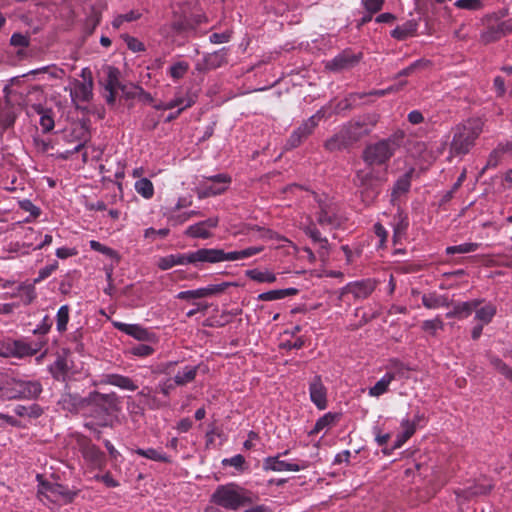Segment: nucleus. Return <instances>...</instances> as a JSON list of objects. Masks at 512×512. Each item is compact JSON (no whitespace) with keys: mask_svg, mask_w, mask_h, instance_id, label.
Instances as JSON below:
<instances>
[{"mask_svg":"<svg viewBox=\"0 0 512 512\" xmlns=\"http://www.w3.org/2000/svg\"><path fill=\"white\" fill-rule=\"evenodd\" d=\"M314 200L317 204V211L315 212L316 222L310 221L304 227V232L314 242L320 244L321 248H327L328 241L321 236L320 231L317 229L316 224L320 225L323 229L333 230L341 225V216L339 214L338 204L326 194H316L312 192Z\"/></svg>","mask_w":512,"mask_h":512,"instance_id":"obj_1","label":"nucleus"},{"mask_svg":"<svg viewBox=\"0 0 512 512\" xmlns=\"http://www.w3.org/2000/svg\"><path fill=\"white\" fill-rule=\"evenodd\" d=\"M74 405L79 404L85 408L86 413L94 418L98 425L109 426L112 416L119 411L120 401L116 393H100L97 391L89 393L85 399L73 398Z\"/></svg>","mask_w":512,"mask_h":512,"instance_id":"obj_2","label":"nucleus"},{"mask_svg":"<svg viewBox=\"0 0 512 512\" xmlns=\"http://www.w3.org/2000/svg\"><path fill=\"white\" fill-rule=\"evenodd\" d=\"M405 133L398 130L388 138L368 145L363 151V160L369 166L383 165L395 154L404 141Z\"/></svg>","mask_w":512,"mask_h":512,"instance_id":"obj_3","label":"nucleus"},{"mask_svg":"<svg viewBox=\"0 0 512 512\" xmlns=\"http://www.w3.org/2000/svg\"><path fill=\"white\" fill-rule=\"evenodd\" d=\"M481 132L482 122L479 119H471L456 126L449 148L450 158L466 155Z\"/></svg>","mask_w":512,"mask_h":512,"instance_id":"obj_4","label":"nucleus"},{"mask_svg":"<svg viewBox=\"0 0 512 512\" xmlns=\"http://www.w3.org/2000/svg\"><path fill=\"white\" fill-rule=\"evenodd\" d=\"M211 501L225 509L237 510L251 504L252 498L245 489L231 483L218 486L211 496Z\"/></svg>","mask_w":512,"mask_h":512,"instance_id":"obj_5","label":"nucleus"},{"mask_svg":"<svg viewBox=\"0 0 512 512\" xmlns=\"http://www.w3.org/2000/svg\"><path fill=\"white\" fill-rule=\"evenodd\" d=\"M384 178L372 168L358 170L354 177V184L358 188L362 201L370 205L379 195V186Z\"/></svg>","mask_w":512,"mask_h":512,"instance_id":"obj_6","label":"nucleus"},{"mask_svg":"<svg viewBox=\"0 0 512 512\" xmlns=\"http://www.w3.org/2000/svg\"><path fill=\"white\" fill-rule=\"evenodd\" d=\"M0 391L2 396L7 399H33L42 392V385L39 381L10 379L1 386Z\"/></svg>","mask_w":512,"mask_h":512,"instance_id":"obj_7","label":"nucleus"},{"mask_svg":"<svg viewBox=\"0 0 512 512\" xmlns=\"http://www.w3.org/2000/svg\"><path fill=\"white\" fill-rule=\"evenodd\" d=\"M77 495V491H72L58 483H42L38 490V497L42 502L45 500L58 505L71 503Z\"/></svg>","mask_w":512,"mask_h":512,"instance_id":"obj_8","label":"nucleus"},{"mask_svg":"<svg viewBox=\"0 0 512 512\" xmlns=\"http://www.w3.org/2000/svg\"><path fill=\"white\" fill-rule=\"evenodd\" d=\"M231 177L225 173L203 177L196 188L199 199L220 195L228 189Z\"/></svg>","mask_w":512,"mask_h":512,"instance_id":"obj_9","label":"nucleus"},{"mask_svg":"<svg viewBox=\"0 0 512 512\" xmlns=\"http://www.w3.org/2000/svg\"><path fill=\"white\" fill-rule=\"evenodd\" d=\"M325 117L323 109L318 110L314 115L304 121L296 130L292 132L287 140L286 146L289 149L298 147L305 139L308 138L317 127L319 121Z\"/></svg>","mask_w":512,"mask_h":512,"instance_id":"obj_10","label":"nucleus"},{"mask_svg":"<svg viewBox=\"0 0 512 512\" xmlns=\"http://www.w3.org/2000/svg\"><path fill=\"white\" fill-rule=\"evenodd\" d=\"M312 465V462L305 459H298L295 462H287L280 459V454L276 456H269L263 460V469L265 471L274 472H299L305 470Z\"/></svg>","mask_w":512,"mask_h":512,"instance_id":"obj_11","label":"nucleus"},{"mask_svg":"<svg viewBox=\"0 0 512 512\" xmlns=\"http://www.w3.org/2000/svg\"><path fill=\"white\" fill-rule=\"evenodd\" d=\"M106 75L103 81V87L106 91L105 99L109 105H113L116 101L118 90L125 91V86L120 82V71L113 66H107L104 68Z\"/></svg>","mask_w":512,"mask_h":512,"instance_id":"obj_12","label":"nucleus"},{"mask_svg":"<svg viewBox=\"0 0 512 512\" xmlns=\"http://www.w3.org/2000/svg\"><path fill=\"white\" fill-rule=\"evenodd\" d=\"M512 33V18L505 21H490L481 33V41L485 44L495 42Z\"/></svg>","mask_w":512,"mask_h":512,"instance_id":"obj_13","label":"nucleus"},{"mask_svg":"<svg viewBox=\"0 0 512 512\" xmlns=\"http://www.w3.org/2000/svg\"><path fill=\"white\" fill-rule=\"evenodd\" d=\"M197 263H201L200 249L186 254H171L161 257L157 262V266L161 270H168L176 265H196Z\"/></svg>","mask_w":512,"mask_h":512,"instance_id":"obj_14","label":"nucleus"},{"mask_svg":"<svg viewBox=\"0 0 512 512\" xmlns=\"http://www.w3.org/2000/svg\"><path fill=\"white\" fill-rule=\"evenodd\" d=\"M361 59V54H355L350 50H344L329 60L325 64V68L332 72H341L356 66Z\"/></svg>","mask_w":512,"mask_h":512,"instance_id":"obj_15","label":"nucleus"},{"mask_svg":"<svg viewBox=\"0 0 512 512\" xmlns=\"http://www.w3.org/2000/svg\"><path fill=\"white\" fill-rule=\"evenodd\" d=\"M377 282L373 279H364L348 283L341 290V295L351 293L355 299H365L375 290Z\"/></svg>","mask_w":512,"mask_h":512,"instance_id":"obj_16","label":"nucleus"},{"mask_svg":"<svg viewBox=\"0 0 512 512\" xmlns=\"http://www.w3.org/2000/svg\"><path fill=\"white\" fill-rule=\"evenodd\" d=\"M201 263H218L223 261L242 260L240 251L225 252L216 248H201Z\"/></svg>","mask_w":512,"mask_h":512,"instance_id":"obj_17","label":"nucleus"},{"mask_svg":"<svg viewBox=\"0 0 512 512\" xmlns=\"http://www.w3.org/2000/svg\"><path fill=\"white\" fill-rule=\"evenodd\" d=\"M310 400L319 409L327 408V388L322 382L321 376H314L309 383Z\"/></svg>","mask_w":512,"mask_h":512,"instance_id":"obj_18","label":"nucleus"},{"mask_svg":"<svg viewBox=\"0 0 512 512\" xmlns=\"http://www.w3.org/2000/svg\"><path fill=\"white\" fill-rule=\"evenodd\" d=\"M218 217H210L204 221H200L190 225L184 234L191 238L208 239L212 236L211 230L218 226Z\"/></svg>","mask_w":512,"mask_h":512,"instance_id":"obj_19","label":"nucleus"},{"mask_svg":"<svg viewBox=\"0 0 512 512\" xmlns=\"http://www.w3.org/2000/svg\"><path fill=\"white\" fill-rule=\"evenodd\" d=\"M80 451L84 459L92 466L101 468L105 462L104 453L91 441L84 440L80 443Z\"/></svg>","mask_w":512,"mask_h":512,"instance_id":"obj_20","label":"nucleus"},{"mask_svg":"<svg viewBox=\"0 0 512 512\" xmlns=\"http://www.w3.org/2000/svg\"><path fill=\"white\" fill-rule=\"evenodd\" d=\"M114 326L119 331L124 332L139 341L151 342L155 339V335L152 332L138 324L115 322Z\"/></svg>","mask_w":512,"mask_h":512,"instance_id":"obj_21","label":"nucleus"},{"mask_svg":"<svg viewBox=\"0 0 512 512\" xmlns=\"http://www.w3.org/2000/svg\"><path fill=\"white\" fill-rule=\"evenodd\" d=\"M373 123H366L363 121H355L350 122L349 124L345 125L343 128L351 142L353 144L354 142L358 141L362 137L368 135L373 127Z\"/></svg>","mask_w":512,"mask_h":512,"instance_id":"obj_22","label":"nucleus"},{"mask_svg":"<svg viewBox=\"0 0 512 512\" xmlns=\"http://www.w3.org/2000/svg\"><path fill=\"white\" fill-rule=\"evenodd\" d=\"M227 63V53L226 49L222 48L219 51L207 54L204 59L203 63L197 64L198 70H214L217 69L224 64Z\"/></svg>","mask_w":512,"mask_h":512,"instance_id":"obj_23","label":"nucleus"},{"mask_svg":"<svg viewBox=\"0 0 512 512\" xmlns=\"http://www.w3.org/2000/svg\"><path fill=\"white\" fill-rule=\"evenodd\" d=\"M403 369L400 366L397 371H388L384 374V376L378 380L374 386L370 387L368 390V394L371 397H380L385 394L389 390V385L396 378L397 373H399Z\"/></svg>","mask_w":512,"mask_h":512,"instance_id":"obj_24","label":"nucleus"},{"mask_svg":"<svg viewBox=\"0 0 512 512\" xmlns=\"http://www.w3.org/2000/svg\"><path fill=\"white\" fill-rule=\"evenodd\" d=\"M101 383L113 385L128 391H135L138 388L132 379L119 374H106L103 376Z\"/></svg>","mask_w":512,"mask_h":512,"instance_id":"obj_25","label":"nucleus"},{"mask_svg":"<svg viewBox=\"0 0 512 512\" xmlns=\"http://www.w3.org/2000/svg\"><path fill=\"white\" fill-rule=\"evenodd\" d=\"M418 29V22L415 19L408 20L401 25H398L391 32V36L399 41L413 37Z\"/></svg>","mask_w":512,"mask_h":512,"instance_id":"obj_26","label":"nucleus"},{"mask_svg":"<svg viewBox=\"0 0 512 512\" xmlns=\"http://www.w3.org/2000/svg\"><path fill=\"white\" fill-rule=\"evenodd\" d=\"M92 90L93 79L92 76H89L87 81L76 82L74 89L71 91V97L73 100L89 101L92 97Z\"/></svg>","mask_w":512,"mask_h":512,"instance_id":"obj_27","label":"nucleus"},{"mask_svg":"<svg viewBox=\"0 0 512 512\" xmlns=\"http://www.w3.org/2000/svg\"><path fill=\"white\" fill-rule=\"evenodd\" d=\"M351 145V142L344 130L342 128L338 133L333 135L331 138H329L325 144L324 147L326 150L333 152V151H339L344 148H347Z\"/></svg>","mask_w":512,"mask_h":512,"instance_id":"obj_28","label":"nucleus"},{"mask_svg":"<svg viewBox=\"0 0 512 512\" xmlns=\"http://www.w3.org/2000/svg\"><path fill=\"white\" fill-rule=\"evenodd\" d=\"M413 169L402 175L394 184L391 192V201L394 202L400 196L406 194L411 187Z\"/></svg>","mask_w":512,"mask_h":512,"instance_id":"obj_29","label":"nucleus"},{"mask_svg":"<svg viewBox=\"0 0 512 512\" xmlns=\"http://www.w3.org/2000/svg\"><path fill=\"white\" fill-rule=\"evenodd\" d=\"M422 304L427 309H438L441 307L450 306V301L447 296L437 294L436 292L423 294Z\"/></svg>","mask_w":512,"mask_h":512,"instance_id":"obj_30","label":"nucleus"},{"mask_svg":"<svg viewBox=\"0 0 512 512\" xmlns=\"http://www.w3.org/2000/svg\"><path fill=\"white\" fill-rule=\"evenodd\" d=\"M484 300L482 299H473L465 302H457L454 304L457 313V319H465L469 317L472 312L480 306Z\"/></svg>","mask_w":512,"mask_h":512,"instance_id":"obj_31","label":"nucleus"},{"mask_svg":"<svg viewBox=\"0 0 512 512\" xmlns=\"http://www.w3.org/2000/svg\"><path fill=\"white\" fill-rule=\"evenodd\" d=\"M297 293L298 290L296 288L277 289L263 292L258 295L257 299L259 301H275L296 295Z\"/></svg>","mask_w":512,"mask_h":512,"instance_id":"obj_32","label":"nucleus"},{"mask_svg":"<svg viewBox=\"0 0 512 512\" xmlns=\"http://www.w3.org/2000/svg\"><path fill=\"white\" fill-rule=\"evenodd\" d=\"M198 371V366H190L186 365L182 370L178 371L174 376V383L177 386H184L190 382H192Z\"/></svg>","mask_w":512,"mask_h":512,"instance_id":"obj_33","label":"nucleus"},{"mask_svg":"<svg viewBox=\"0 0 512 512\" xmlns=\"http://www.w3.org/2000/svg\"><path fill=\"white\" fill-rule=\"evenodd\" d=\"M475 319L481 324H489L495 316L497 309L496 306L488 303L483 306H478L475 310Z\"/></svg>","mask_w":512,"mask_h":512,"instance_id":"obj_34","label":"nucleus"},{"mask_svg":"<svg viewBox=\"0 0 512 512\" xmlns=\"http://www.w3.org/2000/svg\"><path fill=\"white\" fill-rule=\"evenodd\" d=\"M246 276L259 283H274L276 281L275 273L270 270L250 269L246 271Z\"/></svg>","mask_w":512,"mask_h":512,"instance_id":"obj_35","label":"nucleus"},{"mask_svg":"<svg viewBox=\"0 0 512 512\" xmlns=\"http://www.w3.org/2000/svg\"><path fill=\"white\" fill-rule=\"evenodd\" d=\"M403 431L397 435L393 449H398L415 433V424L409 420H403L401 423Z\"/></svg>","mask_w":512,"mask_h":512,"instance_id":"obj_36","label":"nucleus"},{"mask_svg":"<svg viewBox=\"0 0 512 512\" xmlns=\"http://www.w3.org/2000/svg\"><path fill=\"white\" fill-rule=\"evenodd\" d=\"M337 418V414H333L331 412L326 413L316 421L313 429L310 431V435H315L323 430L329 429L332 425L335 424Z\"/></svg>","mask_w":512,"mask_h":512,"instance_id":"obj_37","label":"nucleus"},{"mask_svg":"<svg viewBox=\"0 0 512 512\" xmlns=\"http://www.w3.org/2000/svg\"><path fill=\"white\" fill-rule=\"evenodd\" d=\"M135 453L141 457H144V458H147V459H150L153 461L164 462V463H167L170 461L169 457L165 453H162L161 451L154 449V448H148V449L138 448L135 450Z\"/></svg>","mask_w":512,"mask_h":512,"instance_id":"obj_38","label":"nucleus"},{"mask_svg":"<svg viewBox=\"0 0 512 512\" xmlns=\"http://www.w3.org/2000/svg\"><path fill=\"white\" fill-rule=\"evenodd\" d=\"M481 244L475 243V242H467L462 243L459 245L454 246H448L446 248V254L447 255H453V254H466V253H472L477 251L480 248Z\"/></svg>","mask_w":512,"mask_h":512,"instance_id":"obj_39","label":"nucleus"},{"mask_svg":"<svg viewBox=\"0 0 512 512\" xmlns=\"http://www.w3.org/2000/svg\"><path fill=\"white\" fill-rule=\"evenodd\" d=\"M490 365L512 383V367L497 356L489 358Z\"/></svg>","mask_w":512,"mask_h":512,"instance_id":"obj_40","label":"nucleus"},{"mask_svg":"<svg viewBox=\"0 0 512 512\" xmlns=\"http://www.w3.org/2000/svg\"><path fill=\"white\" fill-rule=\"evenodd\" d=\"M142 13L139 10H131L125 14L117 15L112 21V27L119 29L125 22H133L140 19Z\"/></svg>","mask_w":512,"mask_h":512,"instance_id":"obj_41","label":"nucleus"},{"mask_svg":"<svg viewBox=\"0 0 512 512\" xmlns=\"http://www.w3.org/2000/svg\"><path fill=\"white\" fill-rule=\"evenodd\" d=\"M14 412L20 417L28 416L30 418H37L42 414L43 410L39 405L31 404L29 406L17 405Z\"/></svg>","mask_w":512,"mask_h":512,"instance_id":"obj_42","label":"nucleus"},{"mask_svg":"<svg viewBox=\"0 0 512 512\" xmlns=\"http://www.w3.org/2000/svg\"><path fill=\"white\" fill-rule=\"evenodd\" d=\"M201 215L202 213L198 210H190L180 214H168V220L172 225L177 226L187 222L189 219L193 217H198Z\"/></svg>","mask_w":512,"mask_h":512,"instance_id":"obj_43","label":"nucleus"},{"mask_svg":"<svg viewBox=\"0 0 512 512\" xmlns=\"http://www.w3.org/2000/svg\"><path fill=\"white\" fill-rule=\"evenodd\" d=\"M135 190L146 199H150L154 194L152 182L147 178H142L135 183Z\"/></svg>","mask_w":512,"mask_h":512,"instance_id":"obj_44","label":"nucleus"},{"mask_svg":"<svg viewBox=\"0 0 512 512\" xmlns=\"http://www.w3.org/2000/svg\"><path fill=\"white\" fill-rule=\"evenodd\" d=\"M70 308L68 305H63L59 308L56 315V327L58 332L62 333L66 331L67 324L69 321Z\"/></svg>","mask_w":512,"mask_h":512,"instance_id":"obj_45","label":"nucleus"},{"mask_svg":"<svg viewBox=\"0 0 512 512\" xmlns=\"http://www.w3.org/2000/svg\"><path fill=\"white\" fill-rule=\"evenodd\" d=\"M444 328V323L439 316L431 320H425L421 324V329L429 335L435 336L438 330Z\"/></svg>","mask_w":512,"mask_h":512,"instance_id":"obj_46","label":"nucleus"},{"mask_svg":"<svg viewBox=\"0 0 512 512\" xmlns=\"http://www.w3.org/2000/svg\"><path fill=\"white\" fill-rule=\"evenodd\" d=\"M231 286H236V284L232 282H221L216 284H210L206 287H202L204 297L222 294L223 292H225L227 288Z\"/></svg>","mask_w":512,"mask_h":512,"instance_id":"obj_47","label":"nucleus"},{"mask_svg":"<svg viewBox=\"0 0 512 512\" xmlns=\"http://www.w3.org/2000/svg\"><path fill=\"white\" fill-rule=\"evenodd\" d=\"M430 64V61L425 59H419L411 63L408 67L402 69L398 72L397 77H406L412 75L417 70L424 69L428 67Z\"/></svg>","mask_w":512,"mask_h":512,"instance_id":"obj_48","label":"nucleus"},{"mask_svg":"<svg viewBox=\"0 0 512 512\" xmlns=\"http://www.w3.org/2000/svg\"><path fill=\"white\" fill-rule=\"evenodd\" d=\"M194 101L189 96H184L177 94L174 99L168 101L169 108L174 109L176 107H179V109L185 110L186 108H189L193 105Z\"/></svg>","mask_w":512,"mask_h":512,"instance_id":"obj_49","label":"nucleus"},{"mask_svg":"<svg viewBox=\"0 0 512 512\" xmlns=\"http://www.w3.org/2000/svg\"><path fill=\"white\" fill-rule=\"evenodd\" d=\"M504 151V146L498 145V147L490 153L487 163L482 169L481 174H483L488 168H495L499 164L500 158L504 154Z\"/></svg>","mask_w":512,"mask_h":512,"instance_id":"obj_50","label":"nucleus"},{"mask_svg":"<svg viewBox=\"0 0 512 512\" xmlns=\"http://www.w3.org/2000/svg\"><path fill=\"white\" fill-rule=\"evenodd\" d=\"M37 352V349H32L29 345L16 341L12 351L8 350L9 356L15 355L17 357H24L27 355H33Z\"/></svg>","mask_w":512,"mask_h":512,"instance_id":"obj_51","label":"nucleus"},{"mask_svg":"<svg viewBox=\"0 0 512 512\" xmlns=\"http://www.w3.org/2000/svg\"><path fill=\"white\" fill-rule=\"evenodd\" d=\"M188 69L189 64L187 62L179 61L169 68L168 73L173 79L178 80L181 79L187 73Z\"/></svg>","mask_w":512,"mask_h":512,"instance_id":"obj_52","label":"nucleus"},{"mask_svg":"<svg viewBox=\"0 0 512 512\" xmlns=\"http://www.w3.org/2000/svg\"><path fill=\"white\" fill-rule=\"evenodd\" d=\"M20 292H23L22 299L26 305L32 303L36 298L35 287L32 284H20L18 287V293Z\"/></svg>","mask_w":512,"mask_h":512,"instance_id":"obj_53","label":"nucleus"},{"mask_svg":"<svg viewBox=\"0 0 512 512\" xmlns=\"http://www.w3.org/2000/svg\"><path fill=\"white\" fill-rule=\"evenodd\" d=\"M408 228V220L401 214L398 216L397 223L394 224L393 241L396 243L406 232Z\"/></svg>","mask_w":512,"mask_h":512,"instance_id":"obj_54","label":"nucleus"},{"mask_svg":"<svg viewBox=\"0 0 512 512\" xmlns=\"http://www.w3.org/2000/svg\"><path fill=\"white\" fill-rule=\"evenodd\" d=\"M41 114L40 125L44 132H50L54 128V119L51 111L40 109L38 111Z\"/></svg>","mask_w":512,"mask_h":512,"instance_id":"obj_55","label":"nucleus"},{"mask_svg":"<svg viewBox=\"0 0 512 512\" xmlns=\"http://www.w3.org/2000/svg\"><path fill=\"white\" fill-rule=\"evenodd\" d=\"M19 207L31 214L32 218H38L41 214V209L34 205L29 199L19 201Z\"/></svg>","mask_w":512,"mask_h":512,"instance_id":"obj_56","label":"nucleus"},{"mask_svg":"<svg viewBox=\"0 0 512 512\" xmlns=\"http://www.w3.org/2000/svg\"><path fill=\"white\" fill-rule=\"evenodd\" d=\"M89 245H90V248L92 250L100 252V253H102V254H104L106 256L115 257L117 255L115 250H113L112 248L107 247V246L101 244L100 242H98L96 240H91L89 242Z\"/></svg>","mask_w":512,"mask_h":512,"instance_id":"obj_57","label":"nucleus"},{"mask_svg":"<svg viewBox=\"0 0 512 512\" xmlns=\"http://www.w3.org/2000/svg\"><path fill=\"white\" fill-rule=\"evenodd\" d=\"M223 466H232L237 470H243L245 464V458L241 454H237L231 458H225L222 460Z\"/></svg>","mask_w":512,"mask_h":512,"instance_id":"obj_58","label":"nucleus"},{"mask_svg":"<svg viewBox=\"0 0 512 512\" xmlns=\"http://www.w3.org/2000/svg\"><path fill=\"white\" fill-rule=\"evenodd\" d=\"M176 298L181 300L204 298L203 288H199L196 290L181 291L176 295Z\"/></svg>","mask_w":512,"mask_h":512,"instance_id":"obj_59","label":"nucleus"},{"mask_svg":"<svg viewBox=\"0 0 512 512\" xmlns=\"http://www.w3.org/2000/svg\"><path fill=\"white\" fill-rule=\"evenodd\" d=\"M455 6L460 9L478 10L482 7L481 0H457Z\"/></svg>","mask_w":512,"mask_h":512,"instance_id":"obj_60","label":"nucleus"},{"mask_svg":"<svg viewBox=\"0 0 512 512\" xmlns=\"http://www.w3.org/2000/svg\"><path fill=\"white\" fill-rule=\"evenodd\" d=\"M385 0H361L365 10L370 14L377 13L383 7Z\"/></svg>","mask_w":512,"mask_h":512,"instance_id":"obj_61","label":"nucleus"},{"mask_svg":"<svg viewBox=\"0 0 512 512\" xmlns=\"http://www.w3.org/2000/svg\"><path fill=\"white\" fill-rule=\"evenodd\" d=\"M10 44L14 47H28L30 44V38L29 36L21 33H14L10 38Z\"/></svg>","mask_w":512,"mask_h":512,"instance_id":"obj_62","label":"nucleus"},{"mask_svg":"<svg viewBox=\"0 0 512 512\" xmlns=\"http://www.w3.org/2000/svg\"><path fill=\"white\" fill-rule=\"evenodd\" d=\"M58 267V263L47 265L39 270L38 277L34 279V284L40 283L44 279L48 278Z\"/></svg>","mask_w":512,"mask_h":512,"instance_id":"obj_63","label":"nucleus"},{"mask_svg":"<svg viewBox=\"0 0 512 512\" xmlns=\"http://www.w3.org/2000/svg\"><path fill=\"white\" fill-rule=\"evenodd\" d=\"M124 41L126 42L127 47L133 52H141L145 50L144 44L135 37L125 35Z\"/></svg>","mask_w":512,"mask_h":512,"instance_id":"obj_64","label":"nucleus"}]
</instances>
